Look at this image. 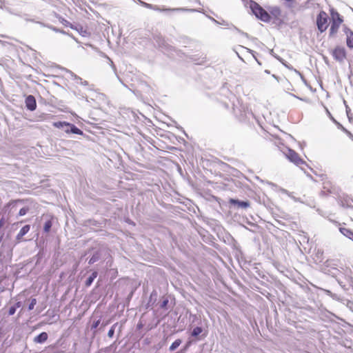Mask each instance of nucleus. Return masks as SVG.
I'll use <instances>...</instances> for the list:
<instances>
[{"instance_id":"f257e3e1","label":"nucleus","mask_w":353,"mask_h":353,"mask_svg":"<svg viewBox=\"0 0 353 353\" xmlns=\"http://www.w3.org/2000/svg\"><path fill=\"white\" fill-rule=\"evenodd\" d=\"M330 28L329 30V36L330 37H335L343 23V17L334 8L330 9Z\"/></svg>"},{"instance_id":"f03ea898","label":"nucleus","mask_w":353,"mask_h":353,"mask_svg":"<svg viewBox=\"0 0 353 353\" xmlns=\"http://www.w3.org/2000/svg\"><path fill=\"white\" fill-rule=\"evenodd\" d=\"M53 126L57 128H61L64 126L67 127V128L65 130V132L67 134L73 133L76 134L82 135L83 131L76 127L74 124L70 123L66 121H57L53 123Z\"/></svg>"},{"instance_id":"7ed1b4c3","label":"nucleus","mask_w":353,"mask_h":353,"mask_svg":"<svg viewBox=\"0 0 353 353\" xmlns=\"http://www.w3.org/2000/svg\"><path fill=\"white\" fill-rule=\"evenodd\" d=\"M329 17L327 14L321 10L316 17V26L321 33L324 32L328 28Z\"/></svg>"},{"instance_id":"20e7f679","label":"nucleus","mask_w":353,"mask_h":353,"mask_svg":"<svg viewBox=\"0 0 353 353\" xmlns=\"http://www.w3.org/2000/svg\"><path fill=\"white\" fill-rule=\"evenodd\" d=\"M251 9L255 16L263 21L268 22L270 20V14L258 3H252Z\"/></svg>"},{"instance_id":"39448f33","label":"nucleus","mask_w":353,"mask_h":353,"mask_svg":"<svg viewBox=\"0 0 353 353\" xmlns=\"http://www.w3.org/2000/svg\"><path fill=\"white\" fill-rule=\"evenodd\" d=\"M284 154L288 159L297 165L303 164L305 163L304 161L299 157V154L292 149L288 148L284 152Z\"/></svg>"},{"instance_id":"423d86ee","label":"nucleus","mask_w":353,"mask_h":353,"mask_svg":"<svg viewBox=\"0 0 353 353\" xmlns=\"http://www.w3.org/2000/svg\"><path fill=\"white\" fill-rule=\"evenodd\" d=\"M332 55L336 61H342L346 57V52L344 48L337 46L332 50Z\"/></svg>"},{"instance_id":"0eeeda50","label":"nucleus","mask_w":353,"mask_h":353,"mask_svg":"<svg viewBox=\"0 0 353 353\" xmlns=\"http://www.w3.org/2000/svg\"><path fill=\"white\" fill-rule=\"evenodd\" d=\"M25 103H26V106L28 110H29L30 111H34V110H36L37 102H36V99L34 96L28 95L26 98Z\"/></svg>"},{"instance_id":"6e6552de","label":"nucleus","mask_w":353,"mask_h":353,"mask_svg":"<svg viewBox=\"0 0 353 353\" xmlns=\"http://www.w3.org/2000/svg\"><path fill=\"white\" fill-rule=\"evenodd\" d=\"M339 232L345 237L350 239L353 241V231L351 229L347 228L345 227L342 226L341 223L339 224Z\"/></svg>"},{"instance_id":"1a4fd4ad","label":"nucleus","mask_w":353,"mask_h":353,"mask_svg":"<svg viewBox=\"0 0 353 353\" xmlns=\"http://www.w3.org/2000/svg\"><path fill=\"white\" fill-rule=\"evenodd\" d=\"M344 32L347 37V38H346L347 46L350 48H353V32L347 28H345L344 29Z\"/></svg>"},{"instance_id":"9d476101","label":"nucleus","mask_w":353,"mask_h":353,"mask_svg":"<svg viewBox=\"0 0 353 353\" xmlns=\"http://www.w3.org/2000/svg\"><path fill=\"white\" fill-rule=\"evenodd\" d=\"M48 338V335L46 332H43L41 334H39L38 336L34 337V341L37 343H42L47 341Z\"/></svg>"},{"instance_id":"9b49d317","label":"nucleus","mask_w":353,"mask_h":353,"mask_svg":"<svg viewBox=\"0 0 353 353\" xmlns=\"http://www.w3.org/2000/svg\"><path fill=\"white\" fill-rule=\"evenodd\" d=\"M230 203L237 204L239 207L246 208L250 206V203L248 201H240L235 199H231Z\"/></svg>"},{"instance_id":"f8f14e48","label":"nucleus","mask_w":353,"mask_h":353,"mask_svg":"<svg viewBox=\"0 0 353 353\" xmlns=\"http://www.w3.org/2000/svg\"><path fill=\"white\" fill-rule=\"evenodd\" d=\"M98 275V272L94 271L92 273V274L89 276V278L85 281V286L89 287L92 283L93 281L97 278Z\"/></svg>"},{"instance_id":"ddd939ff","label":"nucleus","mask_w":353,"mask_h":353,"mask_svg":"<svg viewBox=\"0 0 353 353\" xmlns=\"http://www.w3.org/2000/svg\"><path fill=\"white\" fill-rule=\"evenodd\" d=\"M145 6L148 8H150V9H153L154 10H158V11H161V12H168V11H174V10H176L177 9H172V8H159L157 7H153L152 5L151 4H148L146 3L145 4Z\"/></svg>"},{"instance_id":"4468645a","label":"nucleus","mask_w":353,"mask_h":353,"mask_svg":"<svg viewBox=\"0 0 353 353\" xmlns=\"http://www.w3.org/2000/svg\"><path fill=\"white\" fill-rule=\"evenodd\" d=\"M181 339H176L170 345V350L174 351L176 350L181 344Z\"/></svg>"},{"instance_id":"2eb2a0df","label":"nucleus","mask_w":353,"mask_h":353,"mask_svg":"<svg viewBox=\"0 0 353 353\" xmlns=\"http://www.w3.org/2000/svg\"><path fill=\"white\" fill-rule=\"evenodd\" d=\"M52 225V221L51 219L46 221L44 226H43V230L45 232H49Z\"/></svg>"},{"instance_id":"dca6fc26","label":"nucleus","mask_w":353,"mask_h":353,"mask_svg":"<svg viewBox=\"0 0 353 353\" xmlns=\"http://www.w3.org/2000/svg\"><path fill=\"white\" fill-rule=\"evenodd\" d=\"M203 332V330L201 327H196L193 329L192 332V336H197Z\"/></svg>"},{"instance_id":"f3484780","label":"nucleus","mask_w":353,"mask_h":353,"mask_svg":"<svg viewBox=\"0 0 353 353\" xmlns=\"http://www.w3.org/2000/svg\"><path fill=\"white\" fill-rule=\"evenodd\" d=\"M30 229V226L29 225H26L21 229V230L19 231V233H21V234L24 236L29 232Z\"/></svg>"},{"instance_id":"a211bd4d","label":"nucleus","mask_w":353,"mask_h":353,"mask_svg":"<svg viewBox=\"0 0 353 353\" xmlns=\"http://www.w3.org/2000/svg\"><path fill=\"white\" fill-rule=\"evenodd\" d=\"M37 304V299H32L31 300V302L28 306V310H32L34 309V305Z\"/></svg>"},{"instance_id":"6ab92c4d","label":"nucleus","mask_w":353,"mask_h":353,"mask_svg":"<svg viewBox=\"0 0 353 353\" xmlns=\"http://www.w3.org/2000/svg\"><path fill=\"white\" fill-rule=\"evenodd\" d=\"M29 210V208L26 207V208H22L19 212V216H23L25 215Z\"/></svg>"},{"instance_id":"aec40b11","label":"nucleus","mask_w":353,"mask_h":353,"mask_svg":"<svg viewBox=\"0 0 353 353\" xmlns=\"http://www.w3.org/2000/svg\"><path fill=\"white\" fill-rule=\"evenodd\" d=\"M114 334V325H113L108 332V336L112 338Z\"/></svg>"},{"instance_id":"412c9836","label":"nucleus","mask_w":353,"mask_h":353,"mask_svg":"<svg viewBox=\"0 0 353 353\" xmlns=\"http://www.w3.org/2000/svg\"><path fill=\"white\" fill-rule=\"evenodd\" d=\"M15 312H16V307L12 306L9 309L8 314L10 316L13 315L15 313Z\"/></svg>"},{"instance_id":"4be33fe9","label":"nucleus","mask_w":353,"mask_h":353,"mask_svg":"<svg viewBox=\"0 0 353 353\" xmlns=\"http://www.w3.org/2000/svg\"><path fill=\"white\" fill-rule=\"evenodd\" d=\"M100 324V320H97V321L94 322L92 325V329H96L99 325Z\"/></svg>"},{"instance_id":"5701e85b","label":"nucleus","mask_w":353,"mask_h":353,"mask_svg":"<svg viewBox=\"0 0 353 353\" xmlns=\"http://www.w3.org/2000/svg\"><path fill=\"white\" fill-rule=\"evenodd\" d=\"M285 3H288V6H290L295 3V0H283Z\"/></svg>"},{"instance_id":"b1692460","label":"nucleus","mask_w":353,"mask_h":353,"mask_svg":"<svg viewBox=\"0 0 353 353\" xmlns=\"http://www.w3.org/2000/svg\"><path fill=\"white\" fill-rule=\"evenodd\" d=\"M23 236L22 234H21V233L19 232L16 237L17 241H20V240L22 239Z\"/></svg>"},{"instance_id":"393cba45","label":"nucleus","mask_w":353,"mask_h":353,"mask_svg":"<svg viewBox=\"0 0 353 353\" xmlns=\"http://www.w3.org/2000/svg\"><path fill=\"white\" fill-rule=\"evenodd\" d=\"M343 130L345 132V133L350 137L352 138V139L353 140V135L349 132L347 131L346 129L343 128Z\"/></svg>"},{"instance_id":"a878e982","label":"nucleus","mask_w":353,"mask_h":353,"mask_svg":"<svg viewBox=\"0 0 353 353\" xmlns=\"http://www.w3.org/2000/svg\"><path fill=\"white\" fill-rule=\"evenodd\" d=\"M13 306L16 307V309L18 307H20L21 306V303L19 301V302L16 303L15 305Z\"/></svg>"},{"instance_id":"bb28decb","label":"nucleus","mask_w":353,"mask_h":353,"mask_svg":"<svg viewBox=\"0 0 353 353\" xmlns=\"http://www.w3.org/2000/svg\"><path fill=\"white\" fill-rule=\"evenodd\" d=\"M96 261V259L94 258V257H92L90 261H89V263L91 264V263H93Z\"/></svg>"}]
</instances>
